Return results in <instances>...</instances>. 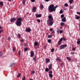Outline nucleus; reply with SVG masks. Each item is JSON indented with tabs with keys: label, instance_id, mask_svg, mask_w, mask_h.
Listing matches in <instances>:
<instances>
[{
	"label": "nucleus",
	"instance_id": "f257e3e1",
	"mask_svg": "<svg viewBox=\"0 0 80 80\" xmlns=\"http://www.w3.org/2000/svg\"><path fill=\"white\" fill-rule=\"evenodd\" d=\"M58 7V5L54 7V5L51 4L48 7V10H49V12H55V11L56 10V8Z\"/></svg>",
	"mask_w": 80,
	"mask_h": 80
},
{
	"label": "nucleus",
	"instance_id": "f03ea898",
	"mask_svg": "<svg viewBox=\"0 0 80 80\" xmlns=\"http://www.w3.org/2000/svg\"><path fill=\"white\" fill-rule=\"evenodd\" d=\"M22 18H18L16 22V25L17 26H18L20 27V26H21L22 25Z\"/></svg>",
	"mask_w": 80,
	"mask_h": 80
},
{
	"label": "nucleus",
	"instance_id": "7ed1b4c3",
	"mask_svg": "<svg viewBox=\"0 0 80 80\" xmlns=\"http://www.w3.org/2000/svg\"><path fill=\"white\" fill-rule=\"evenodd\" d=\"M48 18H49L48 20L47 21V23H49L50 21H53V18L52 16L49 15L48 16Z\"/></svg>",
	"mask_w": 80,
	"mask_h": 80
},
{
	"label": "nucleus",
	"instance_id": "20e7f679",
	"mask_svg": "<svg viewBox=\"0 0 80 80\" xmlns=\"http://www.w3.org/2000/svg\"><path fill=\"white\" fill-rule=\"evenodd\" d=\"M67 44H64V45H62L61 46H60L59 47L60 48V49L61 50H62V49H64L65 48L67 47Z\"/></svg>",
	"mask_w": 80,
	"mask_h": 80
},
{
	"label": "nucleus",
	"instance_id": "39448f33",
	"mask_svg": "<svg viewBox=\"0 0 80 80\" xmlns=\"http://www.w3.org/2000/svg\"><path fill=\"white\" fill-rule=\"evenodd\" d=\"M25 32H28L29 33L31 32V28H27L25 29Z\"/></svg>",
	"mask_w": 80,
	"mask_h": 80
},
{
	"label": "nucleus",
	"instance_id": "423d86ee",
	"mask_svg": "<svg viewBox=\"0 0 80 80\" xmlns=\"http://www.w3.org/2000/svg\"><path fill=\"white\" fill-rule=\"evenodd\" d=\"M49 25L52 26L53 24V22L52 21H50L49 22Z\"/></svg>",
	"mask_w": 80,
	"mask_h": 80
},
{
	"label": "nucleus",
	"instance_id": "0eeeda50",
	"mask_svg": "<svg viewBox=\"0 0 80 80\" xmlns=\"http://www.w3.org/2000/svg\"><path fill=\"white\" fill-rule=\"evenodd\" d=\"M50 59L49 58H46L45 59V62L46 63H49L50 62Z\"/></svg>",
	"mask_w": 80,
	"mask_h": 80
},
{
	"label": "nucleus",
	"instance_id": "6e6552de",
	"mask_svg": "<svg viewBox=\"0 0 80 80\" xmlns=\"http://www.w3.org/2000/svg\"><path fill=\"white\" fill-rule=\"evenodd\" d=\"M31 55H30V57H33V56H34V52H33V51H31Z\"/></svg>",
	"mask_w": 80,
	"mask_h": 80
},
{
	"label": "nucleus",
	"instance_id": "1a4fd4ad",
	"mask_svg": "<svg viewBox=\"0 0 80 80\" xmlns=\"http://www.w3.org/2000/svg\"><path fill=\"white\" fill-rule=\"evenodd\" d=\"M43 5L42 4H40V6H39V8L40 9H41V10H42V9L43 8Z\"/></svg>",
	"mask_w": 80,
	"mask_h": 80
},
{
	"label": "nucleus",
	"instance_id": "9d476101",
	"mask_svg": "<svg viewBox=\"0 0 80 80\" xmlns=\"http://www.w3.org/2000/svg\"><path fill=\"white\" fill-rule=\"evenodd\" d=\"M15 20H16V18H13L11 19V20H10V22H15Z\"/></svg>",
	"mask_w": 80,
	"mask_h": 80
},
{
	"label": "nucleus",
	"instance_id": "9b49d317",
	"mask_svg": "<svg viewBox=\"0 0 80 80\" xmlns=\"http://www.w3.org/2000/svg\"><path fill=\"white\" fill-rule=\"evenodd\" d=\"M36 17H37V18H38V17H42V14H37L36 15Z\"/></svg>",
	"mask_w": 80,
	"mask_h": 80
},
{
	"label": "nucleus",
	"instance_id": "f8f14e48",
	"mask_svg": "<svg viewBox=\"0 0 80 80\" xmlns=\"http://www.w3.org/2000/svg\"><path fill=\"white\" fill-rule=\"evenodd\" d=\"M62 22H66V18L64 17L62 19Z\"/></svg>",
	"mask_w": 80,
	"mask_h": 80
},
{
	"label": "nucleus",
	"instance_id": "ddd939ff",
	"mask_svg": "<svg viewBox=\"0 0 80 80\" xmlns=\"http://www.w3.org/2000/svg\"><path fill=\"white\" fill-rule=\"evenodd\" d=\"M56 60H57V61H59V62H61L62 61V59H61L59 57H58L56 58Z\"/></svg>",
	"mask_w": 80,
	"mask_h": 80
},
{
	"label": "nucleus",
	"instance_id": "4468645a",
	"mask_svg": "<svg viewBox=\"0 0 80 80\" xmlns=\"http://www.w3.org/2000/svg\"><path fill=\"white\" fill-rule=\"evenodd\" d=\"M35 10H36V8H35V7H33L32 8V12H35Z\"/></svg>",
	"mask_w": 80,
	"mask_h": 80
},
{
	"label": "nucleus",
	"instance_id": "2eb2a0df",
	"mask_svg": "<svg viewBox=\"0 0 80 80\" xmlns=\"http://www.w3.org/2000/svg\"><path fill=\"white\" fill-rule=\"evenodd\" d=\"M0 5L2 7H3V2L2 1L0 2Z\"/></svg>",
	"mask_w": 80,
	"mask_h": 80
},
{
	"label": "nucleus",
	"instance_id": "dca6fc26",
	"mask_svg": "<svg viewBox=\"0 0 80 80\" xmlns=\"http://www.w3.org/2000/svg\"><path fill=\"white\" fill-rule=\"evenodd\" d=\"M38 45V43L37 42H35L34 43V46H37Z\"/></svg>",
	"mask_w": 80,
	"mask_h": 80
},
{
	"label": "nucleus",
	"instance_id": "f3484780",
	"mask_svg": "<svg viewBox=\"0 0 80 80\" xmlns=\"http://www.w3.org/2000/svg\"><path fill=\"white\" fill-rule=\"evenodd\" d=\"M52 64H50V65H49V70H51V69H52Z\"/></svg>",
	"mask_w": 80,
	"mask_h": 80
},
{
	"label": "nucleus",
	"instance_id": "a211bd4d",
	"mask_svg": "<svg viewBox=\"0 0 80 80\" xmlns=\"http://www.w3.org/2000/svg\"><path fill=\"white\" fill-rule=\"evenodd\" d=\"M73 0H69V2L70 4H72V3H73Z\"/></svg>",
	"mask_w": 80,
	"mask_h": 80
},
{
	"label": "nucleus",
	"instance_id": "6ab92c4d",
	"mask_svg": "<svg viewBox=\"0 0 80 80\" xmlns=\"http://www.w3.org/2000/svg\"><path fill=\"white\" fill-rule=\"evenodd\" d=\"M49 75L50 77V78H53V75H52V74H49Z\"/></svg>",
	"mask_w": 80,
	"mask_h": 80
},
{
	"label": "nucleus",
	"instance_id": "aec40b11",
	"mask_svg": "<svg viewBox=\"0 0 80 80\" xmlns=\"http://www.w3.org/2000/svg\"><path fill=\"white\" fill-rule=\"evenodd\" d=\"M48 42L49 43H51V42H52V40H51V39H49L48 40Z\"/></svg>",
	"mask_w": 80,
	"mask_h": 80
},
{
	"label": "nucleus",
	"instance_id": "412c9836",
	"mask_svg": "<svg viewBox=\"0 0 80 80\" xmlns=\"http://www.w3.org/2000/svg\"><path fill=\"white\" fill-rule=\"evenodd\" d=\"M77 43L78 44H80V39L79 38L78 39V41L77 42Z\"/></svg>",
	"mask_w": 80,
	"mask_h": 80
},
{
	"label": "nucleus",
	"instance_id": "4be33fe9",
	"mask_svg": "<svg viewBox=\"0 0 80 80\" xmlns=\"http://www.w3.org/2000/svg\"><path fill=\"white\" fill-rule=\"evenodd\" d=\"M28 51V48H24V52H27V51Z\"/></svg>",
	"mask_w": 80,
	"mask_h": 80
},
{
	"label": "nucleus",
	"instance_id": "5701e85b",
	"mask_svg": "<svg viewBox=\"0 0 80 80\" xmlns=\"http://www.w3.org/2000/svg\"><path fill=\"white\" fill-rule=\"evenodd\" d=\"M76 19H77V20H79L80 18V17L79 16H77L76 18H75Z\"/></svg>",
	"mask_w": 80,
	"mask_h": 80
},
{
	"label": "nucleus",
	"instance_id": "b1692460",
	"mask_svg": "<svg viewBox=\"0 0 80 80\" xmlns=\"http://www.w3.org/2000/svg\"><path fill=\"white\" fill-rule=\"evenodd\" d=\"M18 54L19 56H20V55H21V52L20 51V50H19L18 51Z\"/></svg>",
	"mask_w": 80,
	"mask_h": 80
},
{
	"label": "nucleus",
	"instance_id": "393cba45",
	"mask_svg": "<svg viewBox=\"0 0 80 80\" xmlns=\"http://www.w3.org/2000/svg\"><path fill=\"white\" fill-rule=\"evenodd\" d=\"M17 37H18V38H20V33L18 34L17 35Z\"/></svg>",
	"mask_w": 80,
	"mask_h": 80
},
{
	"label": "nucleus",
	"instance_id": "a878e982",
	"mask_svg": "<svg viewBox=\"0 0 80 80\" xmlns=\"http://www.w3.org/2000/svg\"><path fill=\"white\" fill-rule=\"evenodd\" d=\"M63 41V38H61L59 41V42H62Z\"/></svg>",
	"mask_w": 80,
	"mask_h": 80
},
{
	"label": "nucleus",
	"instance_id": "bb28decb",
	"mask_svg": "<svg viewBox=\"0 0 80 80\" xmlns=\"http://www.w3.org/2000/svg\"><path fill=\"white\" fill-rule=\"evenodd\" d=\"M67 58L68 60H69V61H70L71 60V58L69 57H67Z\"/></svg>",
	"mask_w": 80,
	"mask_h": 80
},
{
	"label": "nucleus",
	"instance_id": "cd10ccee",
	"mask_svg": "<svg viewBox=\"0 0 80 80\" xmlns=\"http://www.w3.org/2000/svg\"><path fill=\"white\" fill-rule=\"evenodd\" d=\"M20 76H21V74L19 73L18 74V76H17V78H19Z\"/></svg>",
	"mask_w": 80,
	"mask_h": 80
},
{
	"label": "nucleus",
	"instance_id": "c85d7f7f",
	"mask_svg": "<svg viewBox=\"0 0 80 80\" xmlns=\"http://www.w3.org/2000/svg\"><path fill=\"white\" fill-rule=\"evenodd\" d=\"M52 35H48V38H52Z\"/></svg>",
	"mask_w": 80,
	"mask_h": 80
},
{
	"label": "nucleus",
	"instance_id": "c756f323",
	"mask_svg": "<svg viewBox=\"0 0 80 80\" xmlns=\"http://www.w3.org/2000/svg\"><path fill=\"white\" fill-rule=\"evenodd\" d=\"M60 25L61 26H63L65 25V23H64V22H62L60 23Z\"/></svg>",
	"mask_w": 80,
	"mask_h": 80
},
{
	"label": "nucleus",
	"instance_id": "7c9ffc66",
	"mask_svg": "<svg viewBox=\"0 0 80 80\" xmlns=\"http://www.w3.org/2000/svg\"><path fill=\"white\" fill-rule=\"evenodd\" d=\"M33 59L34 60V61H35H35H36V56H34V57H33Z\"/></svg>",
	"mask_w": 80,
	"mask_h": 80
},
{
	"label": "nucleus",
	"instance_id": "2f4dec72",
	"mask_svg": "<svg viewBox=\"0 0 80 80\" xmlns=\"http://www.w3.org/2000/svg\"><path fill=\"white\" fill-rule=\"evenodd\" d=\"M45 71L46 72H48V68H46L45 69Z\"/></svg>",
	"mask_w": 80,
	"mask_h": 80
},
{
	"label": "nucleus",
	"instance_id": "473e14b6",
	"mask_svg": "<svg viewBox=\"0 0 80 80\" xmlns=\"http://www.w3.org/2000/svg\"><path fill=\"white\" fill-rule=\"evenodd\" d=\"M64 6H65V7H68V4L67 3H65L64 4Z\"/></svg>",
	"mask_w": 80,
	"mask_h": 80
},
{
	"label": "nucleus",
	"instance_id": "72a5a7b5",
	"mask_svg": "<svg viewBox=\"0 0 80 80\" xmlns=\"http://www.w3.org/2000/svg\"><path fill=\"white\" fill-rule=\"evenodd\" d=\"M54 50H55V49L54 48H52L51 50V52H53Z\"/></svg>",
	"mask_w": 80,
	"mask_h": 80
},
{
	"label": "nucleus",
	"instance_id": "f704fd0d",
	"mask_svg": "<svg viewBox=\"0 0 80 80\" xmlns=\"http://www.w3.org/2000/svg\"><path fill=\"white\" fill-rule=\"evenodd\" d=\"M63 31H62V30H60L59 31V32L60 33H63Z\"/></svg>",
	"mask_w": 80,
	"mask_h": 80
},
{
	"label": "nucleus",
	"instance_id": "c9c22d12",
	"mask_svg": "<svg viewBox=\"0 0 80 80\" xmlns=\"http://www.w3.org/2000/svg\"><path fill=\"white\" fill-rule=\"evenodd\" d=\"M63 13V11H62V10H61L60 11V14H61V13Z\"/></svg>",
	"mask_w": 80,
	"mask_h": 80
},
{
	"label": "nucleus",
	"instance_id": "e433bc0d",
	"mask_svg": "<svg viewBox=\"0 0 80 80\" xmlns=\"http://www.w3.org/2000/svg\"><path fill=\"white\" fill-rule=\"evenodd\" d=\"M60 66H61V67H63V63H61V65Z\"/></svg>",
	"mask_w": 80,
	"mask_h": 80
},
{
	"label": "nucleus",
	"instance_id": "4c0bfd02",
	"mask_svg": "<svg viewBox=\"0 0 80 80\" xmlns=\"http://www.w3.org/2000/svg\"><path fill=\"white\" fill-rule=\"evenodd\" d=\"M70 9H73V6H71L70 7Z\"/></svg>",
	"mask_w": 80,
	"mask_h": 80
},
{
	"label": "nucleus",
	"instance_id": "58836bf2",
	"mask_svg": "<svg viewBox=\"0 0 80 80\" xmlns=\"http://www.w3.org/2000/svg\"><path fill=\"white\" fill-rule=\"evenodd\" d=\"M21 42H24V39L23 38H22L21 40Z\"/></svg>",
	"mask_w": 80,
	"mask_h": 80
},
{
	"label": "nucleus",
	"instance_id": "ea45409f",
	"mask_svg": "<svg viewBox=\"0 0 80 80\" xmlns=\"http://www.w3.org/2000/svg\"><path fill=\"white\" fill-rule=\"evenodd\" d=\"M37 22H41V21H40V20L39 19H38L37 20Z\"/></svg>",
	"mask_w": 80,
	"mask_h": 80
},
{
	"label": "nucleus",
	"instance_id": "a19ab883",
	"mask_svg": "<svg viewBox=\"0 0 80 80\" xmlns=\"http://www.w3.org/2000/svg\"><path fill=\"white\" fill-rule=\"evenodd\" d=\"M61 18H63V17H64V15L63 14H62L61 15Z\"/></svg>",
	"mask_w": 80,
	"mask_h": 80
},
{
	"label": "nucleus",
	"instance_id": "79ce46f5",
	"mask_svg": "<svg viewBox=\"0 0 80 80\" xmlns=\"http://www.w3.org/2000/svg\"><path fill=\"white\" fill-rule=\"evenodd\" d=\"M24 46H25V47H27V43H25L24 44Z\"/></svg>",
	"mask_w": 80,
	"mask_h": 80
},
{
	"label": "nucleus",
	"instance_id": "37998d69",
	"mask_svg": "<svg viewBox=\"0 0 80 80\" xmlns=\"http://www.w3.org/2000/svg\"><path fill=\"white\" fill-rule=\"evenodd\" d=\"M35 73V71H32L31 72V73L32 74Z\"/></svg>",
	"mask_w": 80,
	"mask_h": 80
},
{
	"label": "nucleus",
	"instance_id": "c03bdc74",
	"mask_svg": "<svg viewBox=\"0 0 80 80\" xmlns=\"http://www.w3.org/2000/svg\"><path fill=\"white\" fill-rule=\"evenodd\" d=\"M72 50L73 51H75V48H72Z\"/></svg>",
	"mask_w": 80,
	"mask_h": 80
},
{
	"label": "nucleus",
	"instance_id": "a18cd8bd",
	"mask_svg": "<svg viewBox=\"0 0 80 80\" xmlns=\"http://www.w3.org/2000/svg\"><path fill=\"white\" fill-rule=\"evenodd\" d=\"M49 74H51V73H53V72L52 71H50L49 72Z\"/></svg>",
	"mask_w": 80,
	"mask_h": 80
},
{
	"label": "nucleus",
	"instance_id": "49530a36",
	"mask_svg": "<svg viewBox=\"0 0 80 80\" xmlns=\"http://www.w3.org/2000/svg\"><path fill=\"white\" fill-rule=\"evenodd\" d=\"M74 54V52H71V55H73Z\"/></svg>",
	"mask_w": 80,
	"mask_h": 80
},
{
	"label": "nucleus",
	"instance_id": "de8ad7c7",
	"mask_svg": "<svg viewBox=\"0 0 80 80\" xmlns=\"http://www.w3.org/2000/svg\"><path fill=\"white\" fill-rule=\"evenodd\" d=\"M22 80H25V77H24L23 78H22Z\"/></svg>",
	"mask_w": 80,
	"mask_h": 80
},
{
	"label": "nucleus",
	"instance_id": "09e8293b",
	"mask_svg": "<svg viewBox=\"0 0 80 80\" xmlns=\"http://www.w3.org/2000/svg\"><path fill=\"white\" fill-rule=\"evenodd\" d=\"M31 1L32 2H34L35 1V0H31Z\"/></svg>",
	"mask_w": 80,
	"mask_h": 80
},
{
	"label": "nucleus",
	"instance_id": "8fccbe9b",
	"mask_svg": "<svg viewBox=\"0 0 80 80\" xmlns=\"http://www.w3.org/2000/svg\"><path fill=\"white\" fill-rule=\"evenodd\" d=\"M22 3L23 4H25V1H22Z\"/></svg>",
	"mask_w": 80,
	"mask_h": 80
},
{
	"label": "nucleus",
	"instance_id": "3c124183",
	"mask_svg": "<svg viewBox=\"0 0 80 80\" xmlns=\"http://www.w3.org/2000/svg\"><path fill=\"white\" fill-rule=\"evenodd\" d=\"M78 15H80V12H77V13Z\"/></svg>",
	"mask_w": 80,
	"mask_h": 80
},
{
	"label": "nucleus",
	"instance_id": "603ef678",
	"mask_svg": "<svg viewBox=\"0 0 80 80\" xmlns=\"http://www.w3.org/2000/svg\"><path fill=\"white\" fill-rule=\"evenodd\" d=\"M60 42V41H58V44L59 45H60V42Z\"/></svg>",
	"mask_w": 80,
	"mask_h": 80
},
{
	"label": "nucleus",
	"instance_id": "864d4df0",
	"mask_svg": "<svg viewBox=\"0 0 80 80\" xmlns=\"http://www.w3.org/2000/svg\"><path fill=\"white\" fill-rule=\"evenodd\" d=\"M15 65V63H12V64L11 65Z\"/></svg>",
	"mask_w": 80,
	"mask_h": 80
},
{
	"label": "nucleus",
	"instance_id": "5fc2aeb1",
	"mask_svg": "<svg viewBox=\"0 0 80 80\" xmlns=\"http://www.w3.org/2000/svg\"><path fill=\"white\" fill-rule=\"evenodd\" d=\"M49 30H50V31H52V30H53V28H51V29Z\"/></svg>",
	"mask_w": 80,
	"mask_h": 80
},
{
	"label": "nucleus",
	"instance_id": "6e6d98bb",
	"mask_svg": "<svg viewBox=\"0 0 80 80\" xmlns=\"http://www.w3.org/2000/svg\"><path fill=\"white\" fill-rule=\"evenodd\" d=\"M52 33H55V31L53 30V31H52Z\"/></svg>",
	"mask_w": 80,
	"mask_h": 80
},
{
	"label": "nucleus",
	"instance_id": "4d7b16f0",
	"mask_svg": "<svg viewBox=\"0 0 80 80\" xmlns=\"http://www.w3.org/2000/svg\"><path fill=\"white\" fill-rule=\"evenodd\" d=\"M12 50H13V51H15V47H13Z\"/></svg>",
	"mask_w": 80,
	"mask_h": 80
},
{
	"label": "nucleus",
	"instance_id": "13d9d810",
	"mask_svg": "<svg viewBox=\"0 0 80 80\" xmlns=\"http://www.w3.org/2000/svg\"><path fill=\"white\" fill-rule=\"evenodd\" d=\"M63 40H64V41H65V40H66V39L65 38H63Z\"/></svg>",
	"mask_w": 80,
	"mask_h": 80
},
{
	"label": "nucleus",
	"instance_id": "bf43d9fd",
	"mask_svg": "<svg viewBox=\"0 0 80 80\" xmlns=\"http://www.w3.org/2000/svg\"><path fill=\"white\" fill-rule=\"evenodd\" d=\"M10 37H9V38H8V40H10Z\"/></svg>",
	"mask_w": 80,
	"mask_h": 80
},
{
	"label": "nucleus",
	"instance_id": "052dcab7",
	"mask_svg": "<svg viewBox=\"0 0 80 80\" xmlns=\"http://www.w3.org/2000/svg\"><path fill=\"white\" fill-rule=\"evenodd\" d=\"M45 2H48L50 1V0H45Z\"/></svg>",
	"mask_w": 80,
	"mask_h": 80
},
{
	"label": "nucleus",
	"instance_id": "680f3d73",
	"mask_svg": "<svg viewBox=\"0 0 80 80\" xmlns=\"http://www.w3.org/2000/svg\"><path fill=\"white\" fill-rule=\"evenodd\" d=\"M3 55V54H1L0 55V57H2V55Z\"/></svg>",
	"mask_w": 80,
	"mask_h": 80
},
{
	"label": "nucleus",
	"instance_id": "e2e57ef3",
	"mask_svg": "<svg viewBox=\"0 0 80 80\" xmlns=\"http://www.w3.org/2000/svg\"><path fill=\"white\" fill-rule=\"evenodd\" d=\"M0 29H1V30L2 29V27L0 26Z\"/></svg>",
	"mask_w": 80,
	"mask_h": 80
},
{
	"label": "nucleus",
	"instance_id": "0e129e2a",
	"mask_svg": "<svg viewBox=\"0 0 80 80\" xmlns=\"http://www.w3.org/2000/svg\"><path fill=\"white\" fill-rule=\"evenodd\" d=\"M46 46H44V48H46Z\"/></svg>",
	"mask_w": 80,
	"mask_h": 80
},
{
	"label": "nucleus",
	"instance_id": "69168bd1",
	"mask_svg": "<svg viewBox=\"0 0 80 80\" xmlns=\"http://www.w3.org/2000/svg\"><path fill=\"white\" fill-rule=\"evenodd\" d=\"M12 0H7L8 1H9V2H11Z\"/></svg>",
	"mask_w": 80,
	"mask_h": 80
},
{
	"label": "nucleus",
	"instance_id": "338daca9",
	"mask_svg": "<svg viewBox=\"0 0 80 80\" xmlns=\"http://www.w3.org/2000/svg\"><path fill=\"white\" fill-rule=\"evenodd\" d=\"M57 32H58V33H60V31H58Z\"/></svg>",
	"mask_w": 80,
	"mask_h": 80
},
{
	"label": "nucleus",
	"instance_id": "774afa93",
	"mask_svg": "<svg viewBox=\"0 0 80 80\" xmlns=\"http://www.w3.org/2000/svg\"><path fill=\"white\" fill-rule=\"evenodd\" d=\"M60 29H62V27H60Z\"/></svg>",
	"mask_w": 80,
	"mask_h": 80
}]
</instances>
